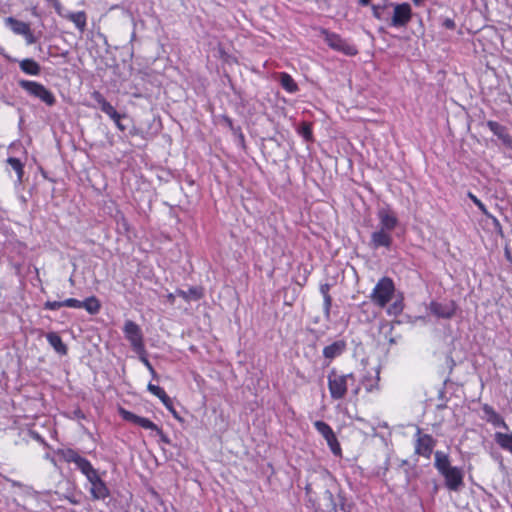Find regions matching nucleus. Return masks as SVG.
<instances>
[{"label":"nucleus","instance_id":"nucleus-1","mask_svg":"<svg viewBox=\"0 0 512 512\" xmlns=\"http://www.w3.org/2000/svg\"><path fill=\"white\" fill-rule=\"evenodd\" d=\"M56 453L63 461L75 464L76 468L86 477L90 484L89 492L92 499L104 500L110 496L109 488L88 459L82 457L72 448L58 449Z\"/></svg>","mask_w":512,"mask_h":512},{"label":"nucleus","instance_id":"nucleus-2","mask_svg":"<svg viewBox=\"0 0 512 512\" xmlns=\"http://www.w3.org/2000/svg\"><path fill=\"white\" fill-rule=\"evenodd\" d=\"M327 378L330 396L334 400L343 399L347 394L348 386L355 382V377L352 373L340 374L335 369L329 372Z\"/></svg>","mask_w":512,"mask_h":512},{"label":"nucleus","instance_id":"nucleus-3","mask_svg":"<svg viewBox=\"0 0 512 512\" xmlns=\"http://www.w3.org/2000/svg\"><path fill=\"white\" fill-rule=\"evenodd\" d=\"M395 293V285L391 278L382 277L373 288L370 299L380 308H384L392 300Z\"/></svg>","mask_w":512,"mask_h":512},{"label":"nucleus","instance_id":"nucleus-4","mask_svg":"<svg viewBox=\"0 0 512 512\" xmlns=\"http://www.w3.org/2000/svg\"><path fill=\"white\" fill-rule=\"evenodd\" d=\"M19 86L25 90L29 95L40 99L48 106H53L56 102V98L53 93L48 90L43 84L21 79L18 81Z\"/></svg>","mask_w":512,"mask_h":512},{"label":"nucleus","instance_id":"nucleus-5","mask_svg":"<svg viewBox=\"0 0 512 512\" xmlns=\"http://www.w3.org/2000/svg\"><path fill=\"white\" fill-rule=\"evenodd\" d=\"M123 333L135 353H146L143 332L137 323L132 320H126L123 326Z\"/></svg>","mask_w":512,"mask_h":512},{"label":"nucleus","instance_id":"nucleus-6","mask_svg":"<svg viewBox=\"0 0 512 512\" xmlns=\"http://www.w3.org/2000/svg\"><path fill=\"white\" fill-rule=\"evenodd\" d=\"M393 8V14L389 21V26L394 28H404L412 19V9L409 3H389Z\"/></svg>","mask_w":512,"mask_h":512},{"label":"nucleus","instance_id":"nucleus-7","mask_svg":"<svg viewBox=\"0 0 512 512\" xmlns=\"http://www.w3.org/2000/svg\"><path fill=\"white\" fill-rule=\"evenodd\" d=\"M324 40L331 49L343 53L346 56H355L358 53V49L355 45L336 33L324 31Z\"/></svg>","mask_w":512,"mask_h":512},{"label":"nucleus","instance_id":"nucleus-8","mask_svg":"<svg viewBox=\"0 0 512 512\" xmlns=\"http://www.w3.org/2000/svg\"><path fill=\"white\" fill-rule=\"evenodd\" d=\"M315 429L326 440L328 447L335 456L341 455V446L332 428L324 421L317 420L313 423Z\"/></svg>","mask_w":512,"mask_h":512},{"label":"nucleus","instance_id":"nucleus-9","mask_svg":"<svg viewBox=\"0 0 512 512\" xmlns=\"http://www.w3.org/2000/svg\"><path fill=\"white\" fill-rule=\"evenodd\" d=\"M5 23L14 34L23 36L27 45L36 43L37 39L34 36L29 23L20 21L13 17L6 18Z\"/></svg>","mask_w":512,"mask_h":512},{"label":"nucleus","instance_id":"nucleus-10","mask_svg":"<svg viewBox=\"0 0 512 512\" xmlns=\"http://www.w3.org/2000/svg\"><path fill=\"white\" fill-rule=\"evenodd\" d=\"M379 221L378 228L384 231L392 232L399 224L396 213L389 207H382L377 211Z\"/></svg>","mask_w":512,"mask_h":512},{"label":"nucleus","instance_id":"nucleus-11","mask_svg":"<svg viewBox=\"0 0 512 512\" xmlns=\"http://www.w3.org/2000/svg\"><path fill=\"white\" fill-rule=\"evenodd\" d=\"M416 435L415 453L429 459L436 443L435 440L429 434H422L420 429L417 430Z\"/></svg>","mask_w":512,"mask_h":512},{"label":"nucleus","instance_id":"nucleus-12","mask_svg":"<svg viewBox=\"0 0 512 512\" xmlns=\"http://www.w3.org/2000/svg\"><path fill=\"white\" fill-rule=\"evenodd\" d=\"M323 499L328 501L334 512H351V504L348 503L342 493H338L335 497L329 489H326L323 493Z\"/></svg>","mask_w":512,"mask_h":512},{"label":"nucleus","instance_id":"nucleus-13","mask_svg":"<svg viewBox=\"0 0 512 512\" xmlns=\"http://www.w3.org/2000/svg\"><path fill=\"white\" fill-rule=\"evenodd\" d=\"M446 487L451 491H458L464 485L463 471L458 467H452L442 474Z\"/></svg>","mask_w":512,"mask_h":512},{"label":"nucleus","instance_id":"nucleus-14","mask_svg":"<svg viewBox=\"0 0 512 512\" xmlns=\"http://www.w3.org/2000/svg\"><path fill=\"white\" fill-rule=\"evenodd\" d=\"M121 415L125 420L132 422L144 429L155 431L157 434H162V430L148 418L138 416L124 409H121Z\"/></svg>","mask_w":512,"mask_h":512},{"label":"nucleus","instance_id":"nucleus-15","mask_svg":"<svg viewBox=\"0 0 512 512\" xmlns=\"http://www.w3.org/2000/svg\"><path fill=\"white\" fill-rule=\"evenodd\" d=\"M430 311L438 318L450 319L456 312V305L453 301L450 302H431Z\"/></svg>","mask_w":512,"mask_h":512},{"label":"nucleus","instance_id":"nucleus-16","mask_svg":"<svg viewBox=\"0 0 512 512\" xmlns=\"http://www.w3.org/2000/svg\"><path fill=\"white\" fill-rule=\"evenodd\" d=\"M393 243V238L390 232L381 229L375 230L370 237V247L378 249L381 247L390 248Z\"/></svg>","mask_w":512,"mask_h":512},{"label":"nucleus","instance_id":"nucleus-17","mask_svg":"<svg viewBox=\"0 0 512 512\" xmlns=\"http://www.w3.org/2000/svg\"><path fill=\"white\" fill-rule=\"evenodd\" d=\"M347 348V343L345 340L340 339L336 340L330 345H327L323 348V356L325 359L331 362L336 357L341 356Z\"/></svg>","mask_w":512,"mask_h":512},{"label":"nucleus","instance_id":"nucleus-18","mask_svg":"<svg viewBox=\"0 0 512 512\" xmlns=\"http://www.w3.org/2000/svg\"><path fill=\"white\" fill-rule=\"evenodd\" d=\"M482 411L484 413L483 418L492 424L495 427H502L504 429H508V425L505 420L495 411V409L489 404H484L482 406Z\"/></svg>","mask_w":512,"mask_h":512},{"label":"nucleus","instance_id":"nucleus-19","mask_svg":"<svg viewBox=\"0 0 512 512\" xmlns=\"http://www.w3.org/2000/svg\"><path fill=\"white\" fill-rule=\"evenodd\" d=\"M487 127L490 129V131L497 136L505 145L510 146L512 143V137L507 132V129L505 126L501 125L500 123L496 121H488Z\"/></svg>","mask_w":512,"mask_h":512},{"label":"nucleus","instance_id":"nucleus-20","mask_svg":"<svg viewBox=\"0 0 512 512\" xmlns=\"http://www.w3.org/2000/svg\"><path fill=\"white\" fill-rule=\"evenodd\" d=\"M22 72L30 76H38L41 73V66L32 58H25L19 61Z\"/></svg>","mask_w":512,"mask_h":512},{"label":"nucleus","instance_id":"nucleus-21","mask_svg":"<svg viewBox=\"0 0 512 512\" xmlns=\"http://www.w3.org/2000/svg\"><path fill=\"white\" fill-rule=\"evenodd\" d=\"M434 456H435L434 466L441 475L453 467L450 465V460H449L448 455L445 454L444 452L436 451Z\"/></svg>","mask_w":512,"mask_h":512},{"label":"nucleus","instance_id":"nucleus-22","mask_svg":"<svg viewBox=\"0 0 512 512\" xmlns=\"http://www.w3.org/2000/svg\"><path fill=\"white\" fill-rule=\"evenodd\" d=\"M48 343L54 348V350L60 355L67 354V346L63 343L61 337L55 333L50 332L46 335Z\"/></svg>","mask_w":512,"mask_h":512},{"label":"nucleus","instance_id":"nucleus-23","mask_svg":"<svg viewBox=\"0 0 512 512\" xmlns=\"http://www.w3.org/2000/svg\"><path fill=\"white\" fill-rule=\"evenodd\" d=\"M65 18L73 22L80 32H84L86 28V13L84 11L68 12Z\"/></svg>","mask_w":512,"mask_h":512},{"label":"nucleus","instance_id":"nucleus-24","mask_svg":"<svg viewBox=\"0 0 512 512\" xmlns=\"http://www.w3.org/2000/svg\"><path fill=\"white\" fill-rule=\"evenodd\" d=\"M330 284L324 283L320 285V293L323 296V311L324 316L328 320L330 318V309L332 306V297L329 294Z\"/></svg>","mask_w":512,"mask_h":512},{"label":"nucleus","instance_id":"nucleus-25","mask_svg":"<svg viewBox=\"0 0 512 512\" xmlns=\"http://www.w3.org/2000/svg\"><path fill=\"white\" fill-rule=\"evenodd\" d=\"M494 440L505 451L512 452V433L496 432Z\"/></svg>","mask_w":512,"mask_h":512},{"label":"nucleus","instance_id":"nucleus-26","mask_svg":"<svg viewBox=\"0 0 512 512\" xmlns=\"http://www.w3.org/2000/svg\"><path fill=\"white\" fill-rule=\"evenodd\" d=\"M92 97L99 104L102 112L107 114L109 117L112 114H115L116 109L103 97L100 92L95 91Z\"/></svg>","mask_w":512,"mask_h":512},{"label":"nucleus","instance_id":"nucleus-27","mask_svg":"<svg viewBox=\"0 0 512 512\" xmlns=\"http://www.w3.org/2000/svg\"><path fill=\"white\" fill-rule=\"evenodd\" d=\"M176 294L180 297H182L186 301H196L199 300L202 297V291L201 289L197 287H191L188 290H181L178 289L176 291Z\"/></svg>","mask_w":512,"mask_h":512},{"label":"nucleus","instance_id":"nucleus-28","mask_svg":"<svg viewBox=\"0 0 512 512\" xmlns=\"http://www.w3.org/2000/svg\"><path fill=\"white\" fill-rule=\"evenodd\" d=\"M81 309H85L89 314H97L101 308L99 300L95 296H91L81 301Z\"/></svg>","mask_w":512,"mask_h":512},{"label":"nucleus","instance_id":"nucleus-29","mask_svg":"<svg viewBox=\"0 0 512 512\" xmlns=\"http://www.w3.org/2000/svg\"><path fill=\"white\" fill-rule=\"evenodd\" d=\"M280 83L283 89L289 93H295L298 91V85L288 73L282 72L280 74Z\"/></svg>","mask_w":512,"mask_h":512},{"label":"nucleus","instance_id":"nucleus-30","mask_svg":"<svg viewBox=\"0 0 512 512\" xmlns=\"http://www.w3.org/2000/svg\"><path fill=\"white\" fill-rule=\"evenodd\" d=\"M380 372L379 370L377 369L376 370V376L375 377H365L364 378V385H365V389L367 392H373L374 390H378L379 389V380H380V376H379Z\"/></svg>","mask_w":512,"mask_h":512},{"label":"nucleus","instance_id":"nucleus-31","mask_svg":"<svg viewBox=\"0 0 512 512\" xmlns=\"http://www.w3.org/2000/svg\"><path fill=\"white\" fill-rule=\"evenodd\" d=\"M7 163L11 166V168L16 172L17 174V177H18V181L21 182L22 181V177H23V174H24V170H23V164L22 162L18 159V158H14V157H9L7 159Z\"/></svg>","mask_w":512,"mask_h":512},{"label":"nucleus","instance_id":"nucleus-32","mask_svg":"<svg viewBox=\"0 0 512 512\" xmlns=\"http://www.w3.org/2000/svg\"><path fill=\"white\" fill-rule=\"evenodd\" d=\"M403 308H404V304H403V299L400 298V299H397L395 300L388 308H387V313L389 315H393V316H398L399 314L402 313L403 311Z\"/></svg>","mask_w":512,"mask_h":512},{"label":"nucleus","instance_id":"nucleus-33","mask_svg":"<svg viewBox=\"0 0 512 512\" xmlns=\"http://www.w3.org/2000/svg\"><path fill=\"white\" fill-rule=\"evenodd\" d=\"M468 197L473 201V203L479 208V210L486 216H490L485 204L478 199L474 194L471 192L468 193Z\"/></svg>","mask_w":512,"mask_h":512},{"label":"nucleus","instance_id":"nucleus-34","mask_svg":"<svg viewBox=\"0 0 512 512\" xmlns=\"http://www.w3.org/2000/svg\"><path fill=\"white\" fill-rule=\"evenodd\" d=\"M388 5H372V14L373 16L378 20L384 19V10L386 9Z\"/></svg>","mask_w":512,"mask_h":512},{"label":"nucleus","instance_id":"nucleus-35","mask_svg":"<svg viewBox=\"0 0 512 512\" xmlns=\"http://www.w3.org/2000/svg\"><path fill=\"white\" fill-rule=\"evenodd\" d=\"M63 307L81 309V301L75 298H68L63 301Z\"/></svg>","mask_w":512,"mask_h":512},{"label":"nucleus","instance_id":"nucleus-36","mask_svg":"<svg viewBox=\"0 0 512 512\" xmlns=\"http://www.w3.org/2000/svg\"><path fill=\"white\" fill-rule=\"evenodd\" d=\"M63 301H46L44 304L45 310L55 311L63 307Z\"/></svg>","mask_w":512,"mask_h":512},{"label":"nucleus","instance_id":"nucleus-37","mask_svg":"<svg viewBox=\"0 0 512 512\" xmlns=\"http://www.w3.org/2000/svg\"><path fill=\"white\" fill-rule=\"evenodd\" d=\"M147 389L156 397H158L164 391L161 387L154 385L152 383L148 384Z\"/></svg>","mask_w":512,"mask_h":512},{"label":"nucleus","instance_id":"nucleus-38","mask_svg":"<svg viewBox=\"0 0 512 512\" xmlns=\"http://www.w3.org/2000/svg\"><path fill=\"white\" fill-rule=\"evenodd\" d=\"M51 3L58 15L65 18V14L62 13V5L59 0H51Z\"/></svg>","mask_w":512,"mask_h":512},{"label":"nucleus","instance_id":"nucleus-39","mask_svg":"<svg viewBox=\"0 0 512 512\" xmlns=\"http://www.w3.org/2000/svg\"><path fill=\"white\" fill-rule=\"evenodd\" d=\"M442 26L445 27L446 29L453 30V29H455L456 24H455V21L453 19L446 18V19H444V21L442 23Z\"/></svg>","mask_w":512,"mask_h":512},{"label":"nucleus","instance_id":"nucleus-40","mask_svg":"<svg viewBox=\"0 0 512 512\" xmlns=\"http://www.w3.org/2000/svg\"><path fill=\"white\" fill-rule=\"evenodd\" d=\"M303 137L306 139V140H310L311 137H312V131H311V128L309 125H305L303 128H302V131H301Z\"/></svg>","mask_w":512,"mask_h":512},{"label":"nucleus","instance_id":"nucleus-41","mask_svg":"<svg viewBox=\"0 0 512 512\" xmlns=\"http://www.w3.org/2000/svg\"><path fill=\"white\" fill-rule=\"evenodd\" d=\"M165 407L169 410V412L172 413L173 417L177 420H180L181 421V418L179 416V414L177 413V411L175 410L174 408V405H173V402L172 400L170 401V404H167L165 405Z\"/></svg>","mask_w":512,"mask_h":512},{"label":"nucleus","instance_id":"nucleus-42","mask_svg":"<svg viewBox=\"0 0 512 512\" xmlns=\"http://www.w3.org/2000/svg\"><path fill=\"white\" fill-rule=\"evenodd\" d=\"M138 355H139L140 361L145 365V367H147L148 370H152V364L150 363V361L146 357V353L145 354H138Z\"/></svg>","mask_w":512,"mask_h":512},{"label":"nucleus","instance_id":"nucleus-43","mask_svg":"<svg viewBox=\"0 0 512 512\" xmlns=\"http://www.w3.org/2000/svg\"><path fill=\"white\" fill-rule=\"evenodd\" d=\"M158 398L160 399V401L163 403V405H167V404H170V401H171V398L166 394L165 391H163L159 396Z\"/></svg>","mask_w":512,"mask_h":512},{"label":"nucleus","instance_id":"nucleus-44","mask_svg":"<svg viewBox=\"0 0 512 512\" xmlns=\"http://www.w3.org/2000/svg\"><path fill=\"white\" fill-rule=\"evenodd\" d=\"M158 398L160 399V401L163 403V405H167V404H170V401H171V398L166 394L165 391H163L159 396Z\"/></svg>","mask_w":512,"mask_h":512},{"label":"nucleus","instance_id":"nucleus-45","mask_svg":"<svg viewBox=\"0 0 512 512\" xmlns=\"http://www.w3.org/2000/svg\"><path fill=\"white\" fill-rule=\"evenodd\" d=\"M125 117H126L125 115H122V114L118 113L117 111H115V114H112L110 116V118L114 121V123H117L119 120H122Z\"/></svg>","mask_w":512,"mask_h":512},{"label":"nucleus","instance_id":"nucleus-46","mask_svg":"<svg viewBox=\"0 0 512 512\" xmlns=\"http://www.w3.org/2000/svg\"><path fill=\"white\" fill-rule=\"evenodd\" d=\"M125 117H126L125 115H122V114L118 113L117 111H115V114H112L110 116V118L114 121V123H117L119 120H122Z\"/></svg>","mask_w":512,"mask_h":512},{"label":"nucleus","instance_id":"nucleus-47","mask_svg":"<svg viewBox=\"0 0 512 512\" xmlns=\"http://www.w3.org/2000/svg\"><path fill=\"white\" fill-rule=\"evenodd\" d=\"M115 125L121 131H125V129H126V126L121 122V120H119L117 123H115Z\"/></svg>","mask_w":512,"mask_h":512},{"label":"nucleus","instance_id":"nucleus-48","mask_svg":"<svg viewBox=\"0 0 512 512\" xmlns=\"http://www.w3.org/2000/svg\"><path fill=\"white\" fill-rule=\"evenodd\" d=\"M176 295H177L176 293H175V294H174V293H170V294H168V296H167L168 301H169L170 303H174V300H175V296H176Z\"/></svg>","mask_w":512,"mask_h":512},{"label":"nucleus","instance_id":"nucleus-49","mask_svg":"<svg viewBox=\"0 0 512 512\" xmlns=\"http://www.w3.org/2000/svg\"><path fill=\"white\" fill-rule=\"evenodd\" d=\"M371 0H359V4L361 6H367Z\"/></svg>","mask_w":512,"mask_h":512},{"label":"nucleus","instance_id":"nucleus-50","mask_svg":"<svg viewBox=\"0 0 512 512\" xmlns=\"http://www.w3.org/2000/svg\"><path fill=\"white\" fill-rule=\"evenodd\" d=\"M159 435L161 436V439H162V441H163V442H165V443H169L168 438H167L163 433H162V434H159Z\"/></svg>","mask_w":512,"mask_h":512},{"label":"nucleus","instance_id":"nucleus-51","mask_svg":"<svg viewBox=\"0 0 512 512\" xmlns=\"http://www.w3.org/2000/svg\"><path fill=\"white\" fill-rule=\"evenodd\" d=\"M150 374L152 375L153 378H156L157 377V373L155 371V369L152 367V370H149Z\"/></svg>","mask_w":512,"mask_h":512},{"label":"nucleus","instance_id":"nucleus-52","mask_svg":"<svg viewBox=\"0 0 512 512\" xmlns=\"http://www.w3.org/2000/svg\"><path fill=\"white\" fill-rule=\"evenodd\" d=\"M424 0H413V3L416 5V6H420L422 4Z\"/></svg>","mask_w":512,"mask_h":512},{"label":"nucleus","instance_id":"nucleus-53","mask_svg":"<svg viewBox=\"0 0 512 512\" xmlns=\"http://www.w3.org/2000/svg\"><path fill=\"white\" fill-rule=\"evenodd\" d=\"M69 501H70L72 504H78V501H77V500H74V499L69 498Z\"/></svg>","mask_w":512,"mask_h":512},{"label":"nucleus","instance_id":"nucleus-54","mask_svg":"<svg viewBox=\"0 0 512 512\" xmlns=\"http://www.w3.org/2000/svg\"><path fill=\"white\" fill-rule=\"evenodd\" d=\"M493 220H494V223H495L497 226H500V223H499V221H498L496 218H493Z\"/></svg>","mask_w":512,"mask_h":512},{"label":"nucleus","instance_id":"nucleus-55","mask_svg":"<svg viewBox=\"0 0 512 512\" xmlns=\"http://www.w3.org/2000/svg\"><path fill=\"white\" fill-rule=\"evenodd\" d=\"M509 147L512 149V142H511V145Z\"/></svg>","mask_w":512,"mask_h":512},{"label":"nucleus","instance_id":"nucleus-56","mask_svg":"<svg viewBox=\"0 0 512 512\" xmlns=\"http://www.w3.org/2000/svg\"><path fill=\"white\" fill-rule=\"evenodd\" d=\"M47 2H50L51 0H46Z\"/></svg>","mask_w":512,"mask_h":512}]
</instances>
